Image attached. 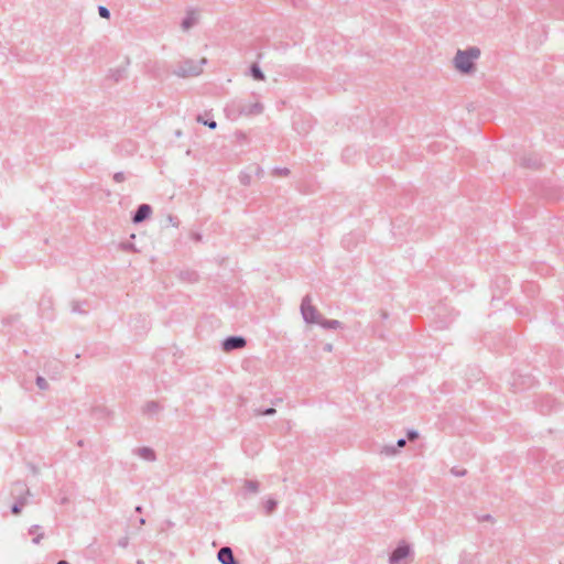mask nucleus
I'll use <instances>...</instances> for the list:
<instances>
[{
	"label": "nucleus",
	"mask_w": 564,
	"mask_h": 564,
	"mask_svg": "<svg viewBox=\"0 0 564 564\" xmlns=\"http://www.w3.org/2000/svg\"><path fill=\"white\" fill-rule=\"evenodd\" d=\"M479 56L480 50L477 46H470L463 51L458 50L454 57V66L463 74H469L475 69V61Z\"/></svg>",
	"instance_id": "f257e3e1"
},
{
	"label": "nucleus",
	"mask_w": 564,
	"mask_h": 564,
	"mask_svg": "<svg viewBox=\"0 0 564 564\" xmlns=\"http://www.w3.org/2000/svg\"><path fill=\"white\" fill-rule=\"evenodd\" d=\"M206 62V58H202L200 61L191 58L183 59L174 67L173 74L181 78L198 76L203 72V65H205Z\"/></svg>",
	"instance_id": "f03ea898"
},
{
	"label": "nucleus",
	"mask_w": 564,
	"mask_h": 564,
	"mask_svg": "<svg viewBox=\"0 0 564 564\" xmlns=\"http://www.w3.org/2000/svg\"><path fill=\"white\" fill-rule=\"evenodd\" d=\"M301 314L307 324H318L321 319V315L318 314L317 310L312 305V299L310 295H305L302 299Z\"/></svg>",
	"instance_id": "7ed1b4c3"
},
{
	"label": "nucleus",
	"mask_w": 564,
	"mask_h": 564,
	"mask_svg": "<svg viewBox=\"0 0 564 564\" xmlns=\"http://www.w3.org/2000/svg\"><path fill=\"white\" fill-rule=\"evenodd\" d=\"M410 554H411V546L405 542H401L391 552V554L389 556V563L398 564L400 561L406 558Z\"/></svg>",
	"instance_id": "20e7f679"
},
{
	"label": "nucleus",
	"mask_w": 564,
	"mask_h": 564,
	"mask_svg": "<svg viewBox=\"0 0 564 564\" xmlns=\"http://www.w3.org/2000/svg\"><path fill=\"white\" fill-rule=\"evenodd\" d=\"M247 340L242 336H229L223 341V349L225 351H232L236 349L243 348Z\"/></svg>",
	"instance_id": "39448f33"
},
{
	"label": "nucleus",
	"mask_w": 564,
	"mask_h": 564,
	"mask_svg": "<svg viewBox=\"0 0 564 564\" xmlns=\"http://www.w3.org/2000/svg\"><path fill=\"white\" fill-rule=\"evenodd\" d=\"M238 111H239V115H243V116L260 115L263 111V105L259 101L253 102V104L240 102L238 105Z\"/></svg>",
	"instance_id": "423d86ee"
},
{
	"label": "nucleus",
	"mask_w": 564,
	"mask_h": 564,
	"mask_svg": "<svg viewBox=\"0 0 564 564\" xmlns=\"http://www.w3.org/2000/svg\"><path fill=\"white\" fill-rule=\"evenodd\" d=\"M217 558L221 564H239L229 546H223L217 553Z\"/></svg>",
	"instance_id": "0eeeda50"
},
{
	"label": "nucleus",
	"mask_w": 564,
	"mask_h": 564,
	"mask_svg": "<svg viewBox=\"0 0 564 564\" xmlns=\"http://www.w3.org/2000/svg\"><path fill=\"white\" fill-rule=\"evenodd\" d=\"M198 22V14L194 10H189L186 17L182 20L181 28L183 31H188Z\"/></svg>",
	"instance_id": "6e6552de"
},
{
	"label": "nucleus",
	"mask_w": 564,
	"mask_h": 564,
	"mask_svg": "<svg viewBox=\"0 0 564 564\" xmlns=\"http://www.w3.org/2000/svg\"><path fill=\"white\" fill-rule=\"evenodd\" d=\"M245 488L248 492H256L259 489V484L256 480L240 479L237 489Z\"/></svg>",
	"instance_id": "1a4fd4ad"
},
{
	"label": "nucleus",
	"mask_w": 564,
	"mask_h": 564,
	"mask_svg": "<svg viewBox=\"0 0 564 564\" xmlns=\"http://www.w3.org/2000/svg\"><path fill=\"white\" fill-rule=\"evenodd\" d=\"M318 325H321L325 329H336L341 327V323L337 319H325L322 318L318 322Z\"/></svg>",
	"instance_id": "9d476101"
},
{
	"label": "nucleus",
	"mask_w": 564,
	"mask_h": 564,
	"mask_svg": "<svg viewBox=\"0 0 564 564\" xmlns=\"http://www.w3.org/2000/svg\"><path fill=\"white\" fill-rule=\"evenodd\" d=\"M279 502L278 500L273 499V498H269L268 500H265L263 503H262V507H263V511L267 516H270L272 514L276 507H278Z\"/></svg>",
	"instance_id": "9b49d317"
},
{
	"label": "nucleus",
	"mask_w": 564,
	"mask_h": 564,
	"mask_svg": "<svg viewBox=\"0 0 564 564\" xmlns=\"http://www.w3.org/2000/svg\"><path fill=\"white\" fill-rule=\"evenodd\" d=\"M25 505H26V497L20 496L19 499L11 506V512L13 514H19Z\"/></svg>",
	"instance_id": "f8f14e48"
},
{
	"label": "nucleus",
	"mask_w": 564,
	"mask_h": 564,
	"mask_svg": "<svg viewBox=\"0 0 564 564\" xmlns=\"http://www.w3.org/2000/svg\"><path fill=\"white\" fill-rule=\"evenodd\" d=\"M250 75L256 80H264L265 76L258 64H252L250 67Z\"/></svg>",
	"instance_id": "ddd939ff"
},
{
	"label": "nucleus",
	"mask_w": 564,
	"mask_h": 564,
	"mask_svg": "<svg viewBox=\"0 0 564 564\" xmlns=\"http://www.w3.org/2000/svg\"><path fill=\"white\" fill-rule=\"evenodd\" d=\"M143 460L153 462L155 460V453L153 449L143 446Z\"/></svg>",
	"instance_id": "4468645a"
},
{
	"label": "nucleus",
	"mask_w": 564,
	"mask_h": 564,
	"mask_svg": "<svg viewBox=\"0 0 564 564\" xmlns=\"http://www.w3.org/2000/svg\"><path fill=\"white\" fill-rule=\"evenodd\" d=\"M85 303L74 302L72 304V312L78 314H86L87 311L83 307Z\"/></svg>",
	"instance_id": "2eb2a0df"
},
{
	"label": "nucleus",
	"mask_w": 564,
	"mask_h": 564,
	"mask_svg": "<svg viewBox=\"0 0 564 564\" xmlns=\"http://www.w3.org/2000/svg\"><path fill=\"white\" fill-rule=\"evenodd\" d=\"M35 383L40 390L48 389V383H47L46 379L42 376L36 377Z\"/></svg>",
	"instance_id": "dca6fc26"
},
{
	"label": "nucleus",
	"mask_w": 564,
	"mask_h": 564,
	"mask_svg": "<svg viewBox=\"0 0 564 564\" xmlns=\"http://www.w3.org/2000/svg\"><path fill=\"white\" fill-rule=\"evenodd\" d=\"M398 452L397 447L393 446V445H386L383 446V448L381 449V453L387 455V456H393L395 455Z\"/></svg>",
	"instance_id": "f3484780"
},
{
	"label": "nucleus",
	"mask_w": 564,
	"mask_h": 564,
	"mask_svg": "<svg viewBox=\"0 0 564 564\" xmlns=\"http://www.w3.org/2000/svg\"><path fill=\"white\" fill-rule=\"evenodd\" d=\"M159 410L158 403L150 401L143 406V412L155 413Z\"/></svg>",
	"instance_id": "a211bd4d"
},
{
	"label": "nucleus",
	"mask_w": 564,
	"mask_h": 564,
	"mask_svg": "<svg viewBox=\"0 0 564 564\" xmlns=\"http://www.w3.org/2000/svg\"><path fill=\"white\" fill-rule=\"evenodd\" d=\"M120 248L123 250V251H134V252H138V249L134 247V245L131 242V241H123L120 243Z\"/></svg>",
	"instance_id": "6ab92c4d"
},
{
	"label": "nucleus",
	"mask_w": 564,
	"mask_h": 564,
	"mask_svg": "<svg viewBox=\"0 0 564 564\" xmlns=\"http://www.w3.org/2000/svg\"><path fill=\"white\" fill-rule=\"evenodd\" d=\"M197 121L207 126L209 129H216L217 122L215 120H203L202 116L197 117Z\"/></svg>",
	"instance_id": "aec40b11"
},
{
	"label": "nucleus",
	"mask_w": 564,
	"mask_h": 564,
	"mask_svg": "<svg viewBox=\"0 0 564 564\" xmlns=\"http://www.w3.org/2000/svg\"><path fill=\"white\" fill-rule=\"evenodd\" d=\"M98 13L104 19H109L110 18V10L108 8H106L105 6H99L98 7Z\"/></svg>",
	"instance_id": "412c9836"
},
{
	"label": "nucleus",
	"mask_w": 564,
	"mask_h": 564,
	"mask_svg": "<svg viewBox=\"0 0 564 564\" xmlns=\"http://www.w3.org/2000/svg\"><path fill=\"white\" fill-rule=\"evenodd\" d=\"M132 221L134 224H141V205H139L132 216Z\"/></svg>",
	"instance_id": "4be33fe9"
},
{
	"label": "nucleus",
	"mask_w": 564,
	"mask_h": 564,
	"mask_svg": "<svg viewBox=\"0 0 564 564\" xmlns=\"http://www.w3.org/2000/svg\"><path fill=\"white\" fill-rule=\"evenodd\" d=\"M275 413L274 408H267L264 410H256L257 415H273Z\"/></svg>",
	"instance_id": "5701e85b"
},
{
	"label": "nucleus",
	"mask_w": 564,
	"mask_h": 564,
	"mask_svg": "<svg viewBox=\"0 0 564 564\" xmlns=\"http://www.w3.org/2000/svg\"><path fill=\"white\" fill-rule=\"evenodd\" d=\"M127 180V175L123 172H117L113 174V181L116 183H121Z\"/></svg>",
	"instance_id": "b1692460"
},
{
	"label": "nucleus",
	"mask_w": 564,
	"mask_h": 564,
	"mask_svg": "<svg viewBox=\"0 0 564 564\" xmlns=\"http://www.w3.org/2000/svg\"><path fill=\"white\" fill-rule=\"evenodd\" d=\"M152 214V208L148 204H143V220L148 219Z\"/></svg>",
	"instance_id": "393cba45"
},
{
	"label": "nucleus",
	"mask_w": 564,
	"mask_h": 564,
	"mask_svg": "<svg viewBox=\"0 0 564 564\" xmlns=\"http://www.w3.org/2000/svg\"><path fill=\"white\" fill-rule=\"evenodd\" d=\"M155 65H156V63H154L153 65L145 64L143 68H145V70H147V72H149V73H154V76H155V77H159V76H160V74H159V73H156V70H155Z\"/></svg>",
	"instance_id": "a878e982"
},
{
	"label": "nucleus",
	"mask_w": 564,
	"mask_h": 564,
	"mask_svg": "<svg viewBox=\"0 0 564 564\" xmlns=\"http://www.w3.org/2000/svg\"><path fill=\"white\" fill-rule=\"evenodd\" d=\"M451 473L456 477H460L466 474V469H460V468L454 467L451 469Z\"/></svg>",
	"instance_id": "bb28decb"
},
{
	"label": "nucleus",
	"mask_w": 564,
	"mask_h": 564,
	"mask_svg": "<svg viewBox=\"0 0 564 564\" xmlns=\"http://www.w3.org/2000/svg\"><path fill=\"white\" fill-rule=\"evenodd\" d=\"M274 172H275L276 174H279V175H288L290 171H289V169H286V167H283V169L276 167V169L274 170Z\"/></svg>",
	"instance_id": "cd10ccee"
},
{
	"label": "nucleus",
	"mask_w": 564,
	"mask_h": 564,
	"mask_svg": "<svg viewBox=\"0 0 564 564\" xmlns=\"http://www.w3.org/2000/svg\"><path fill=\"white\" fill-rule=\"evenodd\" d=\"M478 521H490V522H494V518H492L491 514H484V516L478 517Z\"/></svg>",
	"instance_id": "c85d7f7f"
},
{
	"label": "nucleus",
	"mask_w": 564,
	"mask_h": 564,
	"mask_svg": "<svg viewBox=\"0 0 564 564\" xmlns=\"http://www.w3.org/2000/svg\"><path fill=\"white\" fill-rule=\"evenodd\" d=\"M44 534L43 533H39L36 534V536L33 538L32 542L34 544H39L41 542V540L43 539Z\"/></svg>",
	"instance_id": "c756f323"
},
{
	"label": "nucleus",
	"mask_w": 564,
	"mask_h": 564,
	"mask_svg": "<svg viewBox=\"0 0 564 564\" xmlns=\"http://www.w3.org/2000/svg\"><path fill=\"white\" fill-rule=\"evenodd\" d=\"M405 444H406L405 438H399V440H398V442H397L395 447H397V449H398V448L404 447V446H405Z\"/></svg>",
	"instance_id": "7c9ffc66"
},
{
	"label": "nucleus",
	"mask_w": 564,
	"mask_h": 564,
	"mask_svg": "<svg viewBox=\"0 0 564 564\" xmlns=\"http://www.w3.org/2000/svg\"><path fill=\"white\" fill-rule=\"evenodd\" d=\"M69 499L67 496H62V498L59 499L58 503L61 506H66L68 503Z\"/></svg>",
	"instance_id": "2f4dec72"
},
{
	"label": "nucleus",
	"mask_w": 564,
	"mask_h": 564,
	"mask_svg": "<svg viewBox=\"0 0 564 564\" xmlns=\"http://www.w3.org/2000/svg\"><path fill=\"white\" fill-rule=\"evenodd\" d=\"M118 544L122 547H126L128 545V538H122L118 541Z\"/></svg>",
	"instance_id": "473e14b6"
},
{
	"label": "nucleus",
	"mask_w": 564,
	"mask_h": 564,
	"mask_svg": "<svg viewBox=\"0 0 564 564\" xmlns=\"http://www.w3.org/2000/svg\"><path fill=\"white\" fill-rule=\"evenodd\" d=\"M39 529H40V525L34 524V525H32V527L29 529V533H30V534L36 533V531H37Z\"/></svg>",
	"instance_id": "72a5a7b5"
},
{
	"label": "nucleus",
	"mask_w": 564,
	"mask_h": 564,
	"mask_svg": "<svg viewBox=\"0 0 564 564\" xmlns=\"http://www.w3.org/2000/svg\"><path fill=\"white\" fill-rule=\"evenodd\" d=\"M408 437H409V440H414L415 437H417V432L416 431H410L408 433Z\"/></svg>",
	"instance_id": "f704fd0d"
},
{
	"label": "nucleus",
	"mask_w": 564,
	"mask_h": 564,
	"mask_svg": "<svg viewBox=\"0 0 564 564\" xmlns=\"http://www.w3.org/2000/svg\"><path fill=\"white\" fill-rule=\"evenodd\" d=\"M324 350L327 351V352H332L333 351V345L332 344H326L324 346Z\"/></svg>",
	"instance_id": "c9c22d12"
},
{
	"label": "nucleus",
	"mask_w": 564,
	"mask_h": 564,
	"mask_svg": "<svg viewBox=\"0 0 564 564\" xmlns=\"http://www.w3.org/2000/svg\"><path fill=\"white\" fill-rule=\"evenodd\" d=\"M134 510H135V512L141 513V511H142L141 505L135 506Z\"/></svg>",
	"instance_id": "e433bc0d"
},
{
	"label": "nucleus",
	"mask_w": 564,
	"mask_h": 564,
	"mask_svg": "<svg viewBox=\"0 0 564 564\" xmlns=\"http://www.w3.org/2000/svg\"><path fill=\"white\" fill-rule=\"evenodd\" d=\"M167 219H169V221H170L172 225H175V224H174V217H173V216H171V215H170V216L167 217Z\"/></svg>",
	"instance_id": "4c0bfd02"
},
{
	"label": "nucleus",
	"mask_w": 564,
	"mask_h": 564,
	"mask_svg": "<svg viewBox=\"0 0 564 564\" xmlns=\"http://www.w3.org/2000/svg\"><path fill=\"white\" fill-rule=\"evenodd\" d=\"M194 239H195V240H197V241H199V240L202 239V237H200V235H199V234H195V235H194Z\"/></svg>",
	"instance_id": "58836bf2"
},
{
	"label": "nucleus",
	"mask_w": 564,
	"mask_h": 564,
	"mask_svg": "<svg viewBox=\"0 0 564 564\" xmlns=\"http://www.w3.org/2000/svg\"><path fill=\"white\" fill-rule=\"evenodd\" d=\"M562 465H563V463H561V462H557V467H558V470H561L562 468H564V466H562Z\"/></svg>",
	"instance_id": "ea45409f"
},
{
	"label": "nucleus",
	"mask_w": 564,
	"mask_h": 564,
	"mask_svg": "<svg viewBox=\"0 0 564 564\" xmlns=\"http://www.w3.org/2000/svg\"><path fill=\"white\" fill-rule=\"evenodd\" d=\"M56 564H69V563L67 561L62 560V561H58Z\"/></svg>",
	"instance_id": "a19ab883"
},
{
	"label": "nucleus",
	"mask_w": 564,
	"mask_h": 564,
	"mask_svg": "<svg viewBox=\"0 0 564 564\" xmlns=\"http://www.w3.org/2000/svg\"><path fill=\"white\" fill-rule=\"evenodd\" d=\"M135 452L141 455V448L135 449Z\"/></svg>",
	"instance_id": "79ce46f5"
},
{
	"label": "nucleus",
	"mask_w": 564,
	"mask_h": 564,
	"mask_svg": "<svg viewBox=\"0 0 564 564\" xmlns=\"http://www.w3.org/2000/svg\"><path fill=\"white\" fill-rule=\"evenodd\" d=\"M137 564H141V560H138V561H137Z\"/></svg>",
	"instance_id": "37998d69"
}]
</instances>
